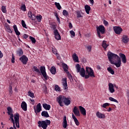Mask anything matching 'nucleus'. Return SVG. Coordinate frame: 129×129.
Instances as JSON below:
<instances>
[{
  "label": "nucleus",
  "instance_id": "obj_1",
  "mask_svg": "<svg viewBox=\"0 0 129 129\" xmlns=\"http://www.w3.org/2000/svg\"><path fill=\"white\" fill-rule=\"evenodd\" d=\"M107 57L111 64L115 65L117 68H119L121 66V59L117 54L109 51L107 53Z\"/></svg>",
  "mask_w": 129,
  "mask_h": 129
},
{
  "label": "nucleus",
  "instance_id": "obj_2",
  "mask_svg": "<svg viewBox=\"0 0 129 129\" xmlns=\"http://www.w3.org/2000/svg\"><path fill=\"white\" fill-rule=\"evenodd\" d=\"M33 69L35 72H37V73H38L39 74L41 73L42 76L44 77V78H45V80H48V79H49V76H48V75H47V73H46V68L45 67H40V71L36 66H34Z\"/></svg>",
  "mask_w": 129,
  "mask_h": 129
},
{
  "label": "nucleus",
  "instance_id": "obj_3",
  "mask_svg": "<svg viewBox=\"0 0 129 129\" xmlns=\"http://www.w3.org/2000/svg\"><path fill=\"white\" fill-rule=\"evenodd\" d=\"M38 127H42L43 129H46L47 127H48V125H50L51 124V121L48 119L39 121L38 122Z\"/></svg>",
  "mask_w": 129,
  "mask_h": 129
},
{
  "label": "nucleus",
  "instance_id": "obj_4",
  "mask_svg": "<svg viewBox=\"0 0 129 129\" xmlns=\"http://www.w3.org/2000/svg\"><path fill=\"white\" fill-rule=\"evenodd\" d=\"M97 34L100 39H103V34L105 33V28L103 25H100L97 28Z\"/></svg>",
  "mask_w": 129,
  "mask_h": 129
},
{
  "label": "nucleus",
  "instance_id": "obj_5",
  "mask_svg": "<svg viewBox=\"0 0 129 129\" xmlns=\"http://www.w3.org/2000/svg\"><path fill=\"white\" fill-rule=\"evenodd\" d=\"M86 74H88V75H86L85 79H88L89 77H95V75H94V71H93V70H92L91 68L87 67L86 68Z\"/></svg>",
  "mask_w": 129,
  "mask_h": 129
},
{
  "label": "nucleus",
  "instance_id": "obj_6",
  "mask_svg": "<svg viewBox=\"0 0 129 129\" xmlns=\"http://www.w3.org/2000/svg\"><path fill=\"white\" fill-rule=\"evenodd\" d=\"M64 98L65 96L62 95H59L56 97V101L60 106H64L63 103H64Z\"/></svg>",
  "mask_w": 129,
  "mask_h": 129
},
{
  "label": "nucleus",
  "instance_id": "obj_7",
  "mask_svg": "<svg viewBox=\"0 0 129 129\" xmlns=\"http://www.w3.org/2000/svg\"><path fill=\"white\" fill-rule=\"evenodd\" d=\"M14 120H15V124L17 127L19 128H20V122H19L20 114H19V113H16L14 114Z\"/></svg>",
  "mask_w": 129,
  "mask_h": 129
},
{
  "label": "nucleus",
  "instance_id": "obj_8",
  "mask_svg": "<svg viewBox=\"0 0 129 129\" xmlns=\"http://www.w3.org/2000/svg\"><path fill=\"white\" fill-rule=\"evenodd\" d=\"M19 60L21 61V62H22V64L24 65H27L28 61H29V58H28L27 56L23 55L20 57Z\"/></svg>",
  "mask_w": 129,
  "mask_h": 129
},
{
  "label": "nucleus",
  "instance_id": "obj_9",
  "mask_svg": "<svg viewBox=\"0 0 129 129\" xmlns=\"http://www.w3.org/2000/svg\"><path fill=\"white\" fill-rule=\"evenodd\" d=\"M114 32L117 35H119L122 32V29L119 26H115L113 27Z\"/></svg>",
  "mask_w": 129,
  "mask_h": 129
},
{
  "label": "nucleus",
  "instance_id": "obj_10",
  "mask_svg": "<svg viewBox=\"0 0 129 129\" xmlns=\"http://www.w3.org/2000/svg\"><path fill=\"white\" fill-rule=\"evenodd\" d=\"M53 35H55V39L56 40H61V36L60 34H59V32H58V30L55 29L53 32Z\"/></svg>",
  "mask_w": 129,
  "mask_h": 129
},
{
  "label": "nucleus",
  "instance_id": "obj_11",
  "mask_svg": "<svg viewBox=\"0 0 129 129\" xmlns=\"http://www.w3.org/2000/svg\"><path fill=\"white\" fill-rule=\"evenodd\" d=\"M73 112H74L76 116H80V112L79 111V110L78 109V108H77V106L74 107L73 110Z\"/></svg>",
  "mask_w": 129,
  "mask_h": 129
},
{
  "label": "nucleus",
  "instance_id": "obj_12",
  "mask_svg": "<svg viewBox=\"0 0 129 129\" xmlns=\"http://www.w3.org/2000/svg\"><path fill=\"white\" fill-rule=\"evenodd\" d=\"M62 85L63 88L64 90L68 89V85L67 84V78H65L62 79Z\"/></svg>",
  "mask_w": 129,
  "mask_h": 129
},
{
  "label": "nucleus",
  "instance_id": "obj_13",
  "mask_svg": "<svg viewBox=\"0 0 129 129\" xmlns=\"http://www.w3.org/2000/svg\"><path fill=\"white\" fill-rule=\"evenodd\" d=\"M108 90L109 91H110V93H113L114 92V86H113V84L111 83H109L108 84Z\"/></svg>",
  "mask_w": 129,
  "mask_h": 129
},
{
  "label": "nucleus",
  "instance_id": "obj_14",
  "mask_svg": "<svg viewBox=\"0 0 129 129\" xmlns=\"http://www.w3.org/2000/svg\"><path fill=\"white\" fill-rule=\"evenodd\" d=\"M42 110V106H41V103H38L36 106V109L34 108V111L35 113H39Z\"/></svg>",
  "mask_w": 129,
  "mask_h": 129
},
{
  "label": "nucleus",
  "instance_id": "obj_15",
  "mask_svg": "<svg viewBox=\"0 0 129 129\" xmlns=\"http://www.w3.org/2000/svg\"><path fill=\"white\" fill-rule=\"evenodd\" d=\"M119 56L121 58L122 63L125 64V63H126V56L123 53H119Z\"/></svg>",
  "mask_w": 129,
  "mask_h": 129
},
{
  "label": "nucleus",
  "instance_id": "obj_16",
  "mask_svg": "<svg viewBox=\"0 0 129 129\" xmlns=\"http://www.w3.org/2000/svg\"><path fill=\"white\" fill-rule=\"evenodd\" d=\"M96 115L98 118H105V114L100 113L99 111L96 112Z\"/></svg>",
  "mask_w": 129,
  "mask_h": 129
},
{
  "label": "nucleus",
  "instance_id": "obj_17",
  "mask_svg": "<svg viewBox=\"0 0 129 129\" xmlns=\"http://www.w3.org/2000/svg\"><path fill=\"white\" fill-rule=\"evenodd\" d=\"M62 68H63L64 72H66L67 73H69V72L68 71V70H69V68L68 67V66L67 65V64H66L65 63H62Z\"/></svg>",
  "mask_w": 129,
  "mask_h": 129
},
{
  "label": "nucleus",
  "instance_id": "obj_18",
  "mask_svg": "<svg viewBox=\"0 0 129 129\" xmlns=\"http://www.w3.org/2000/svg\"><path fill=\"white\" fill-rule=\"evenodd\" d=\"M63 103L65 104V105H67V106L69 105L71 103V101H70V98L64 97Z\"/></svg>",
  "mask_w": 129,
  "mask_h": 129
},
{
  "label": "nucleus",
  "instance_id": "obj_19",
  "mask_svg": "<svg viewBox=\"0 0 129 129\" xmlns=\"http://www.w3.org/2000/svg\"><path fill=\"white\" fill-rule=\"evenodd\" d=\"M79 109L80 112L83 114V115H86V110L84 107H82V106H80L79 107Z\"/></svg>",
  "mask_w": 129,
  "mask_h": 129
},
{
  "label": "nucleus",
  "instance_id": "obj_20",
  "mask_svg": "<svg viewBox=\"0 0 129 129\" xmlns=\"http://www.w3.org/2000/svg\"><path fill=\"white\" fill-rule=\"evenodd\" d=\"M21 108L24 111H27V103L25 101H23L21 105Z\"/></svg>",
  "mask_w": 129,
  "mask_h": 129
},
{
  "label": "nucleus",
  "instance_id": "obj_21",
  "mask_svg": "<svg viewBox=\"0 0 129 129\" xmlns=\"http://www.w3.org/2000/svg\"><path fill=\"white\" fill-rule=\"evenodd\" d=\"M42 106L45 110H50V109L51 108V105L47 104V103H44L42 104Z\"/></svg>",
  "mask_w": 129,
  "mask_h": 129
},
{
  "label": "nucleus",
  "instance_id": "obj_22",
  "mask_svg": "<svg viewBox=\"0 0 129 129\" xmlns=\"http://www.w3.org/2000/svg\"><path fill=\"white\" fill-rule=\"evenodd\" d=\"M13 28L15 31V34H16L17 36H20V35H21V33L18 30V27H17L16 25H14L13 26Z\"/></svg>",
  "mask_w": 129,
  "mask_h": 129
},
{
  "label": "nucleus",
  "instance_id": "obj_23",
  "mask_svg": "<svg viewBox=\"0 0 129 129\" xmlns=\"http://www.w3.org/2000/svg\"><path fill=\"white\" fill-rule=\"evenodd\" d=\"M79 73H80V74L82 76V77H85V78L86 75H85V69H84V68H82L81 70Z\"/></svg>",
  "mask_w": 129,
  "mask_h": 129
},
{
  "label": "nucleus",
  "instance_id": "obj_24",
  "mask_svg": "<svg viewBox=\"0 0 129 129\" xmlns=\"http://www.w3.org/2000/svg\"><path fill=\"white\" fill-rule=\"evenodd\" d=\"M17 54L20 57L22 56L24 54V51L22 48H19L18 50L17 51Z\"/></svg>",
  "mask_w": 129,
  "mask_h": 129
},
{
  "label": "nucleus",
  "instance_id": "obj_25",
  "mask_svg": "<svg viewBox=\"0 0 129 129\" xmlns=\"http://www.w3.org/2000/svg\"><path fill=\"white\" fill-rule=\"evenodd\" d=\"M129 39L127 36L124 35L122 37V42L126 44V43H128Z\"/></svg>",
  "mask_w": 129,
  "mask_h": 129
},
{
  "label": "nucleus",
  "instance_id": "obj_26",
  "mask_svg": "<svg viewBox=\"0 0 129 129\" xmlns=\"http://www.w3.org/2000/svg\"><path fill=\"white\" fill-rule=\"evenodd\" d=\"M62 126L63 128H67V120L66 116H64L63 121L62 122Z\"/></svg>",
  "mask_w": 129,
  "mask_h": 129
},
{
  "label": "nucleus",
  "instance_id": "obj_27",
  "mask_svg": "<svg viewBox=\"0 0 129 129\" xmlns=\"http://www.w3.org/2000/svg\"><path fill=\"white\" fill-rule=\"evenodd\" d=\"M72 118L74 119V122H75L76 125H79V121H78V119H77V118H76V117L75 116V115H74V114L73 113L72 114Z\"/></svg>",
  "mask_w": 129,
  "mask_h": 129
},
{
  "label": "nucleus",
  "instance_id": "obj_28",
  "mask_svg": "<svg viewBox=\"0 0 129 129\" xmlns=\"http://www.w3.org/2000/svg\"><path fill=\"white\" fill-rule=\"evenodd\" d=\"M42 116H44V117H50V115H49V113L47 111H43L41 112Z\"/></svg>",
  "mask_w": 129,
  "mask_h": 129
},
{
  "label": "nucleus",
  "instance_id": "obj_29",
  "mask_svg": "<svg viewBox=\"0 0 129 129\" xmlns=\"http://www.w3.org/2000/svg\"><path fill=\"white\" fill-rule=\"evenodd\" d=\"M85 10L86 11V13L88 15H89V12H90V10H91V8H90V6H89V5H86L85 6Z\"/></svg>",
  "mask_w": 129,
  "mask_h": 129
},
{
  "label": "nucleus",
  "instance_id": "obj_30",
  "mask_svg": "<svg viewBox=\"0 0 129 129\" xmlns=\"http://www.w3.org/2000/svg\"><path fill=\"white\" fill-rule=\"evenodd\" d=\"M50 71L51 74L55 75L56 74V68L54 66L51 67Z\"/></svg>",
  "mask_w": 129,
  "mask_h": 129
},
{
  "label": "nucleus",
  "instance_id": "obj_31",
  "mask_svg": "<svg viewBox=\"0 0 129 129\" xmlns=\"http://www.w3.org/2000/svg\"><path fill=\"white\" fill-rule=\"evenodd\" d=\"M73 60L74 61H75V62H79V58L78 57V56H77V55L76 54V53H74L73 55Z\"/></svg>",
  "mask_w": 129,
  "mask_h": 129
},
{
  "label": "nucleus",
  "instance_id": "obj_32",
  "mask_svg": "<svg viewBox=\"0 0 129 129\" xmlns=\"http://www.w3.org/2000/svg\"><path fill=\"white\" fill-rule=\"evenodd\" d=\"M52 51L53 53V54H54V55H56V56L57 57V59H60V56H59V55L57 53V49H56V48L52 47Z\"/></svg>",
  "mask_w": 129,
  "mask_h": 129
},
{
  "label": "nucleus",
  "instance_id": "obj_33",
  "mask_svg": "<svg viewBox=\"0 0 129 129\" xmlns=\"http://www.w3.org/2000/svg\"><path fill=\"white\" fill-rule=\"evenodd\" d=\"M108 46H109V45L106 43V41L103 40L102 42V46L104 49V50H106Z\"/></svg>",
  "mask_w": 129,
  "mask_h": 129
},
{
  "label": "nucleus",
  "instance_id": "obj_34",
  "mask_svg": "<svg viewBox=\"0 0 129 129\" xmlns=\"http://www.w3.org/2000/svg\"><path fill=\"white\" fill-rule=\"evenodd\" d=\"M107 71L109 72V73H110L111 74H112V75H113L114 74V71H113V70H112V69L111 68V67H109L107 69Z\"/></svg>",
  "mask_w": 129,
  "mask_h": 129
},
{
  "label": "nucleus",
  "instance_id": "obj_35",
  "mask_svg": "<svg viewBox=\"0 0 129 129\" xmlns=\"http://www.w3.org/2000/svg\"><path fill=\"white\" fill-rule=\"evenodd\" d=\"M62 15L64 17H69V13L66 10H63V11H62Z\"/></svg>",
  "mask_w": 129,
  "mask_h": 129
},
{
  "label": "nucleus",
  "instance_id": "obj_36",
  "mask_svg": "<svg viewBox=\"0 0 129 129\" xmlns=\"http://www.w3.org/2000/svg\"><path fill=\"white\" fill-rule=\"evenodd\" d=\"M1 11L4 13V14H7V6H2Z\"/></svg>",
  "mask_w": 129,
  "mask_h": 129
},
{
  "label": "nucleus",
  "instance_id": "obj_37",
  "mask_svg": "<svg viewBox=\"0 0 129 129\" xmlns=\"http://www.w3.org/2000/svg\"><path fill=\"white\" fill-rule=\"evenodd\" d=\"M76 69H77V71L78 73H79L80 72V71L81 70V66L79 64H77L76 65Z\"/></svg>",
  "mask_w": 129,
  "mask_h": 129
},
{
  "label": "nucleus",
  "instance_id": "obj_38",
  "mask_svg": "<svg viewBox=\"0 0 129 129\" xmlns=\"http://www.w3.org/2000/svg\"><path fill=\"white\" fill-rule=\"evenodd\" d=\"M55 6L57 8V10H61L62 9V7H61V5H60V3H58L57 2H55L54 3Z\"/></svg>",
  "mask_w": 129,
  "mask_h": 129
},
{
  "label": "nucleus",
  "instance_id": "obj_39",
  "mask_svg": "<svg viewBox=\"0 0 129 129\" xmlns=\"http://www.w3.org/2000/svg\"><path fill=\"white\" fill-rule=\"evenodd\" d=\"M9 95L10 96H12L13 95V87H12V85L9 86Z\"/></svg>",
  "mask_w": 129,
  "mask_h": 129
},
{
  "label": "nucleus",
  "instance_id": "obj_40",
  "mask_svg": "<svg viewBox=\"0 0 129 129\" xmlns=\"http://www.w3.org/2000/svg\"><path fill=\"white\" fill-rule=\"evenodd\" d=\"M67 74H68V76L71 82H73V78H72V75H71V74H70V73L69 72L67 73Z\"/></svg>",
  "mask_w": 129,
  "mask_h": 129
},
{
  "label": "nucleus",
  "instance_id": "obj_41",
  "mask_svg": "<svg viewBox=\"0 0 129 129\" xmlns=\"http://www.w3.org/2000/svg\"><path fill=\"white\" fill-rule=\"evenodd\" d=\"M7 110L8 114H11V113H13V109H12V107H8L7 108Z\"/></svg>",
  "mask_w": 129,
  "mask_h": 129
},
{
  "label": "nucleus",
  "instance_id": "obj_42",
  "mask_svg": "<svg viewBox=\"0 0 129 129\" xmlns=\"http://www.w3.org/2000/svg\"><path fill=\"white\" fill-rule=\"evenodd\" d=\"M54 89L55 90V91H61V88H60V87H59V86L58 85H56L55 86V88Z\"/></svg>",
  "mask_w": 129,
  "mask_h": 129
},
{
  "label": "nucleus",
  "instance_id": "obj_43",
  "mask_svg": "<svg viewBox=\"0 0 129 129\" xmlns=\"http://www.w3.org/2000/svg\"><path fill=\"white\" fill-rule=\"evenodd\" d=\"M109 100H110V101H113L114 102H116V103H118V101L111 97L109 98Z\"/></svg>",
  "mask_w": 129,
  "mask_h": 129
},
{
  "label": "nucleus",
  "instance_id": "obj_44",
  "mask_svg": "<svg viewBox=\"0 0 129 129\" xmlns=\"http://www.w3.org/2000/svg\"><path fill=\"white\" fill-rule=\"evenodd\" d=\"M29 39L32 41V44H35V43H36V39H35V38L30 36Z\"/></svg>",
  "mask_w": 129,
  "mask_h": 129
},
{
  "label": "nucleus",
  "instance_id": "obj_45",
  "mask_svg": "<svg viewBox=\"0 0 129 129\" xmlns=\"http://www.w3.org/2000/svg\"><path fill=\"white\" fill-rule=\"evenodd\" d=\"M21 11H23V12H26V11H27V8H26V5H22L21 7Z\"/></svg>",
  "mask_w": 129,
  "mask_h": 129
},
{
  "label": "nucleus",
  "instance_id": "obj_46",
  "mask_svg": "<svg viewBox=\"0 0 129 129\" xmlns=\"http://www.w3.org/2000/svg\"><path fill=\"white\" fill-rule=\"evenodd\" d=\"M21 24H22V27H23V28H25V29H27V24H26L25 21L22 20Z\"/></svg>",
  "mask_w": 129,
  "mask_h": 129
},
{
  "label": "nucleus",
  "instance_id": "obj_47",
  "mask_svg": "<svg viewBox=\"0 0 129 129\" xmlns=\"http://www.w3.org/2000/svg\"><path fill=\"white\" fill-rule=\"evenodd\" d=\"M28 94L29 96H30V97H31L32 98H34V97H35L33 93H32V92H31V91L28 92Z\"/></svg>",
  "mask_w": 129,
  "mask_h": 129
},
{
  "label": "nucleus",
  "instance_id": "obj_48",
  "mask_svg": "<svg viewBox=\"0 0 129 129\" xmlns=\"http://www.w3.org/2000/svg\"><path fill=\"white\" fill-rule=\"evenodd\" d=\"M42 17L41 16V15H39L36 16V19L38 22H41V21H42Z\"/></svg>",
  "mask_w": 129,
  "mask_h": 129
},
{
  "label": "nucleus",
  "instance_id": "obj_49",
  "mask_svg": "<svg viewBox=\"0 0 129 129\" xmlns=\"http://www.w3.org/2000/svg\"><path fill=\"white\" fill-rule=\"evenodd\" d=\"M110 104L109 103H105L103 104V105L101 106L102 107H103L104 108H106L107 106H109Z\"/></svg>",
  "mask_w": 129,
  "mask_h": 129
},
{
  "label": "nucleus",
  "instance_id": "obj_50",
  "mask_svg": "<svg viewBox=\"0 0 129 129\" xmlns=\"http://www.w3.org/2000/svg\"><path fill=\"white\" fill-rule=\"evenodd\" d=\"M7 30L8 33H10L11 34L13 33V31H12V29H11V27L10 26H8L7 27Z\"/></svg>",
  "mask_w": 129,
  "mask_h": 129
},
{
  "label": "nucleus",
  "instance_id": "obj_51",
  "mask_svg": "<svg viewBox=\"0 0 129 129\" xmlns=\"http://www.w3.org/2000/svg\"><path fill=\"white\" fill-rule=\"evenodd\" d=\"M86 47L89 52H91V49H92L91 45L87 46Z\"/></svg>",
  "mask_w": 129,
  "mask_h": 129
},
{
  "label": "nucleus",
  "instance_id": "obj_52",
  "mask_svg": "<svg viewBox=\"0 0 129 129\" xmlns=\"http://www.w3.org/2000/svg\"><path fill=\"white\" fill-rule=\"evenodd\" d=\"M50 28H51V29H53V30H56V25L54 24V23H52Z\"/></svg>",
  "mask_w": 129,
  "mask_h": 129
},
{
  "label": "nucleus",
  "instance_id": "obj_53",
  "mask_svg": "<svg viewBox=\"0 0 129 129\" xmlns=\"http://www.w3.org/2000/svg\"><path fill=\"white\" fill-rule=\"evenodd\" d=\"M103 24L105 27H107L108 25V22H107L106 20H103Z\"/></svg>",
  "mask_w": 129,
  "mask_h": 129
},
{
  "label": "nucleus",
  "instance_id": "obj_54",
  "mask_svg": "<svg viewBox=\"0 0 129 129\" xmlns=\"http://www.w3.org/2000/svg\"><path fill=\"white\" fill-rule=\"evenodd\" d=\"M70 33L72 36H73V37H75V32L73 30H71L70 31Z\"/></svg>",
  "mask_w": 129,
  "mask_h": 129
},
{
  "label": "nucleus",
  "instance_id": "obj_55",
  "mask_svg": "<svg viewBox=\"0 0 129 129\" xmlns=\"http://www.w3.org/2000/svg\"><path fill=\"white\" fill-rule=\"evenodd\" d=\"M12 63H15V55L14 54H12V58L11 59Z\"/></svg>",
  "mask_w": 129,
  "mask_h": 129
},
{
  "label": "nucleus",
  "instance_id": "obj_56",
  "mask_svg": "<svg viewBox=\"0 0 129 129\" xmlns=\"http://www.w3.org/2000/svg\"><path fill=\"white\" fill-rule=\"evenodd\" d=\"M36 16H35V15H32V17H30L31 20H32V21H35V20H36Z\"/></svg>",
  "mask_w": 129,
  "mask_h": 129
},
{
  "label": "nucleus",
  "instance_id": "obj_57",
  "mask_svg": "<svg viewBox=\"0 0 129 129\" xmlns=\"http://www.w3.org/2000/svg\"><path fill=\"white\" fill-rule=\"evenodd\" d=\"M77 18H81L82 16H81V14H80V12H78L77 13Z\"/></svg>",
  "mask_w": 129,
  "mask_h": 129
},
{
  "label": "nucleus",
  "instance_id": "obj_58",
  "mask_svg": "<svg viewBox=\"0 0 129 129\" xmlns=\"http://www.w3.org/2000/svg\"><path fill=\"white\" fill-rule=\"evenodd\" d=\"M32 15H33V13H32L31 12H29L28 13V16L29 18H31Z\"/></svg>",
  "mask_w": 129,
  "mask_h": 129
},
{
  "label": "nucleus",
  "instance_id": "obj_59",
  "mask_svg": "<svg viewBox=\"0 0 129 129\" xmlns=\"http://www.w3.org/2000/svg\"><path fill=\"white\" fill-rule=\"evenodd\" d=\"M69 26L70 29H72V28H73V26H72V23H71V22L69 23Z\"/></svg>",
  "mask_w": 129,
  "mask_h": 129
},
{
  "label": "nucleus",
  "instance_id": "obj_60",
  "mask_svg": "<svg viewBox=\"0 0 129 129\" xmlns=\"http://www.w3.org/2000/svg\"><path fill=\"white\" fill-rule=\"evenodd\" d=\"M56 20L58 24H61V22L60 21V18L59 17H56Z\"/></svg>",
  "mask_w": 129,
  "mask_h": 129
},
{
  "label": "nucleus",
  "instance_id": "obj_61",
  "mask_svg": "<svg viewBox=\"0 0 129 129\" xmlns=\"http://www.w3.org/2000/svg\"><path fill=\"white\" fill-rule=\"evenodd\" d=\"M9 115H10V119L14 118V114L10 113V114H9Z\"/></svg>",
  "mask_w": 129,
  "mask_h": 129
},
{
  "label": "nucleus",
  "instance_id": "obj_62",
  "mask_svg": "<svg viewBox=\"0 0 129 129\" xmlns=\"http://www.w3.org/2000/svg\"><path fill=\"white\" fill-rule=\"evenodd\" d=\"M4 57V54L2 53V51L0 50V58H3Z\"/></svg>",
  "mask_w": 129,
  "mask_h": 129
},
{
  "label": "nucleus",
  "instance_id": "obj_63",
  "mask_svg": "<svg viewBox=\"0 0 129 129\" xmlns=\"http://www.w3.org/2000/svg\"><path fill=\"white\" fill-rule=\"evenodd\" d=\"M23 38H24V39H27V38H28V35H27V34H24V35H23Z\"/></svg>",
  "mask_w": 129,
  "mask_h": 129
},
{
  "label": "nucleus",
  "instance_id": "obj_64",
  "mask_svg": "<svg viewBox=\"0 0 129 129\" xmlns=\"http://www.w3.org/2000/svg\"><path fill=\"white\" fill-rule=\"evenodd\" d=\"M10 119H11V121L13 123H16V121H15V120H14V118H12Z\"/></svg>",
  "mask_w": 129,
  "mask_h": 129
}]
</instances>
